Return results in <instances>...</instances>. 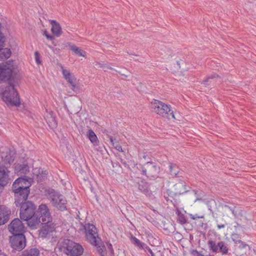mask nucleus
I'll return each mask as SVG.
<instances>
[{"label": "nucleus", "mask_w": 256, "mask_h": 256, "mask_svg": "<svg viewBox=\"0 0 256 256\" xmlns=\"http://www.w3.org/2000/svg\"><path fill=\"white\" fill-rule=\"evenodd\" d=\"M30 178H27L26 176L17 178L12 186V192L14 194V203L16 206H19L22 203L26 202L30 194Z\"/></svg>", "instance_id": "obj_1"}, {"label": "nucleus", "mask_w": 256, "mask_h": 256, "mask_svg": "<svg viewBox=\"0 0 256 256\" xmlns=\"http://www.w3.org/2000/svg\"><path fill=\"white\" fill-rule=\"evenodd\" d=\"M80 230L85 234L86 240L94 246L96 252L101 256L105 246L100 238L98 236V230L94 225L90 223L81 224Z\"/></svg>", "instance_id": "obj_2"}, {"label": "nucleus", "mask_w": 256, "mask_h": 256, "mask_svg": "<svg viewBox=\"0 0 256 256\" xmlns=\"http://www.w3.org/2000/svg\"><path fill=\"white\" fill-rule=\"evenodd\" d=\"M0 96L8 107H19L20 105L18 92L14 86L10 82L6 86H0Z\"/></svg>", "instance_id": "obj_3"}, {"label": "nucleus", "mask_w": 256, "mask_h": 256, "mask_svg": "<svg viewBox=\"0 0 256 256\" xmlns=\"http://www.w3.org/2000/svg\"><path fill=\"white\" fill-rule=\"evenodd\" d=\"M150 108L152 112L161 117L168 120L170 119V118L174 120L176 119L172 108L170 104L154 99L150 103Z\"/></svg>", "instance_id": "obj_4"}, {"label": "nucleus", "mask_w": 256, "mask_h": 256, "mask_svg": "<svg viewBox=\"0 0 256 256\" xmlns=\"http://www.w3.org/2000/svg\"><path fill=\"white\" fill-rule=\"evenodd\" d=\"M61 250L67 255L70 256H80L84 252V248L80 244L68 239L62 241Z\"/></svg>", "instance_id": "obj_5"}, {"label": "nucleus", "mask_w": 256, "mask_h": 256, "mask_svg": "<svg viewBox=\"0 0 256 256\" xmlns=\"http://www.w3.org/2000/svg\"><path fill=\"white\" fill-rule=\"evenodd\" d=\"M18 68V66L13 60H10L0 64V83L16 74Z\"/></svg>", "instance_id": "obj_6"}, {"label": "nucleus", "mask_w": 256, "mask_h": 256, "mask_svg": "<svg viewBox=\"0 0 256 256\" xmlns=\"http://www.w3.org/2000/svg\"><path fill=\"white\" fill-rule=\"evenodd\" d=\"M48 200L52 206L58 210L64 211L66 210L67 200L62 194L54 192L49 194Z\"/></svg>", "instance_id": "obj_7"}, {"label": "nucleus", "mask_w": 256, "mask_h": 256, "mask_svg": "<svg viewBox=\"0 0 256 256\" xmlns=\"http://www.w3.org/2000/svg\"><path fill=\"white\" fill-rule=\"evenodd\" d=\"M20 218L24 220H28L35 214L36 207L30 202L22 203L20 206Z\"/></svg>", "instance_id": "obj_8"}, {"label": "nucleus", "mask_w": 256, "mask_h": 256, "mask_svg": "<svg viewBox=\"0 0 256 256\" xmlns=\"http://www.w3.org/2000/svg\"><path fill=\"white\" fill-rule=\"evenodd\" d=\"M10 241L12 252L14 250L20 251L26 246V240L24 234H14L10 238Z\"/></svg>", "instance_id": "obj_9"}, {"label": "nucleus", "mask_w": 256, "mask_h": 256, "mask_svg": "<svg viewBox=\"0 0 256 256\" xmlns=\"http://www.w3.org/2000/svg\"><path fill=\"white\" fill-rule=\"evenodd\" d=\"M60 70L64 79L70 84L72 90L77 88V78L69 68L60 65Z\"/></svg>", "instance_id": "obj_10"}, {"label": "nucleus", "mask_w": 256, "mask_h": 256, "mask_svg": "<svg viewBox=\"0 0 256 256\" xmlns=\"http://www.w3.org/2000/svg\"><path fill=\"white\" fill-rule=\"evenodd\" d=\"M8 229L13 236L24 234L25 228L22 221L18 218H14L8 225Z\"/></svg>", "instance_id": "obj_11"}, {"label": "nucleus", "mask_w": 256, "mask_h": 256, "mask_svg": "<svg viewBox=\"0 0 256 256\" xmlns=\"http://www.w3.org/2000/svg\"><path fill=\"white\" fill-rule=\"evenodd\" d=\"M37 214H38V216L40 215L38 218H40V220L42 222L52 220V217L50 210L45 204H41L39 206Z\"/></svg>", "instance_id": "obj_12"}, {"label": "nucleus", "mask_w": 256, "mask_h": 256, "mask_svg": "<svg viewBox=\"0 0 256 256\" xmlns=\"http://www.w3.org/2000/svg\"><path fill=\"white\" fill-rule=\"evenodd\" d=\"M42 222L44 226L40 231V236L42 238H46L48 234L54 230L55 225L52 220Z\"/></svg>", "instance_id": "obj_13"}, {"label": "nucleus", "mask_w": 256, "mask_h": 256, "mask_svg": "<svg viewBox=\"0 0 256 256\" xmlns=\"http://www.w3.org/2000/svg\"><path fill=\"white\" fill-rule=\"evenodd\" d=\"M10 210L4 206H0V225L8 222L10 219Z\"/></svg>", "instance_id": "obj_14"}, {"label": "nucleus", "mask_w": 256, "mask_h": 256, "mask_svg": "<svg viewBox=\"0 0 256 256\" xmlns=\"http://www.w3.org/2000/svg\"><path fill=\"white\" fill-rule=\"evenodd\" d=\"M9 172L5 166H0V190L8 182Z\"/></svg>", "instance_id": "obj_15"}, {"label": "nucleus", "mask_w": 256, "mask_h": 256, "mask_svg": "<svg viewBox=\"0 0 256 256\" xmlns=\"http://www.w3.org/2000/svg\"><path fill=\"white\" fill-rule=\"evenodd\" d=\"M14 171L18 175L26 174L30 172V167L27 164L22 162L15 164Z\"/></svg>", "instance_id": "obj_16"}, {"label": "nucleus", "mask_w": 256, "mask_h": 256, "mask_svg": "<svg viewBox=\"0 0 256 256\" xmlns=\"http://www.w3.org/2000/svg\"><path fill=\"white\" fill-rule=\"evenodd\" d=\"M51 24V32L52 34L56 37L60 36L62 33V28L60 24L54 20H50Z\"/></svg>", "instance_id": "obj_17"}, {"label": "nucleus", "mask_w": 256, "mask_h": 256, "mask_svg": "<svg viewBox=\"0 0 256 256\" xmlns=\"http://www.w3.org/2000/svg\"><path fill=\"white\" fill-rule=\"evenodd\" d=\"M234 218L236 219H241L244 216L245 212L244 210L240 206H234L233 208H230Z\"/></svg>", "instance_id": "obj_18"}, {"label": "nucleus", "mask_w": 256, "mask_h": 256, "mask_svg": "<svg viewBox=\"0 0 256 256\" xmlns=\"http://www.w3.org/2000/svg\"><path fill=\"white\" fill-rule=\"evenodd\" d=\"M27 222V224L31 229H36L40 224L42 222L36 215L32 216Z\"/></svg>", "instance_id": "obj_19"}, {"label": "nucleus", "mask_w": 256, "mask_h": 256, "mask_svg": "<svg viewBox=\"0 0 256 256\" xmlns=\"http://www.w3.org/2000/svg\"><path fill=\"white\" fill-rule=\"evenodd\" d=\"M176 194H182L188 191L186 186L182 182H180L174 185Z\"/></svg>", "instance_id": "obj_20"}, {"label": "nucleus", "mask_w": 256, "mask_h": 256, "mask_svg": "<svg viewBox=\"0 0 256 256\" xmlns=\"http://www.w3.org/2000/svg\"><path fill=\"white\" fill-rule=\"evenodd\" d=\"M12 50L8 48H0V60H4L8 59L12 55Z\"/></svg>", "instance_id": "obj_21"}, {"label": "nucleus", "mask_w": 256, "mask_h": 256, "mask_svg": "<svg viewBox=\"0 0 256 256\" xmlns=\"http://www.w3.org/2000/svg\"><path fill=\"white\" fill-rule=\"evenodd\" d=\"M40 250L36 248H32L23 251L19 256H40Z\"/></svg>", "instance_id": "obj_22"}, {"label": "nucleus", "mask_w": 256, "mask_h": 256, "mask_svg": "<svg viewBox=\"0 0 256 256\" xmlns=\"http://www.w3.org/2000/svg\"><path fill=\"white\" fill-rule=\"evenodd\" d=\"M87 136L90 141V142L94 145V146H98L99 144V140L98 139L94 133V132L92 130H89L87 132Z\"/></svg>", "instance_id": "obj_23"}, {"label": "nucleus", "mask_w": 256, "mask_h": 256, "mask_svg": "<svg viewBox=\"0 0 256 256\" xmlns=\"http://www.w3.org/2000/svg\"><path fill=\"white\" fill-rule=\"evenodd\" d=\"M70 48L76 55L79 56H82L85 58L86 57V52L78 47L74 45H72L70 46Z\"/></svg>", "instance_id": "obj_24"}, {"label": "nucleus", "mask_w": 256, "mask_h": 256, "mask_svg": "<svg viewBox=\"0 0 256 256\" xmlns=\"http://www.w3.org/2000/svg\"><path fill=\"white\" fill-rule=\"evenodd\" d=\"M33 170V174L34 176H36L38 181L40 180L43 176L46 174V171L44 172L40 168H36Z\"/></svg>", "instance_id": "obj_25"}, {"label": "nucleus", "mask_w": 256, "mask_h": 256, "mask_svg": "<svg viewBox=\"0 0 256 256\" xmlns=\"http://www.w3.org/2000/svg\"><path fill=\"white\" fill-rule=\"evenodd\" d=\"M132 243L135 246L139 248H140L146 250V248H147V245L140 242L138 239L136 237H132Z\"/></svg>", "instance_id": "obj_26"}, {"label": "nucleus", "mask_w": 256, "mask_h": 256, "mask_svg": "<svg viewBox=\"0 0 256 256\" xmlns=\"http://www.w3.org/2000/svg\"><path fill=\"white\" fill-rule=\"evenodd\" d=\"M208 244L210 250H212L214 252H218V244H216L214 241L208 240Z\"/></svg>", "instance_id": "obj_27"}, {"label": "nucleus", "mask_w": 256, "mask_h": 256, "mask_svg": "<svg viewBox=\"0 0 256 256\" xmlns=\"http://www.w3.org/2000/svg\"><path fill=\"white\" fill-rule=\"evenodd\" d=\"M220 250L222 254H226L228 253V248L225 246L224 242H220L218 243Z\"/></svg>", "instance_id": "obj_28"}, {"label": "nucleus", "mask_w": 256, "mask_h": 256, "mask_svg": "<svg viewBox=\"0 0 256 256\" xmlns=\"http://www.w3.org/2000/svg\"><path fill=\"white\" fill-rule=\"evenodd\" d=\"M46 120L50 128H54L56 127L57 123L56 120L54 118L50 117V118H48L46 119Z\"/></svg>", "instance_id": "obj_29"}, {"label": "nucleus", "mask_w": 256, "mask_h": 256, "mask_svg": "<svg viewBox=\"0 0 256 256\" xmlns=\"http://www.w3.org/2000/svg\"><path fill=\"white\" fill-rule=\"evenodd\" d=\"M169 169L170 172L172 175L176 176L178 172V168L175 164H170Z\"/></svg>", "instance_id": "obj_30"}, {"label": "nucleus", "mask_w": 256, "mask_h": 256, "mask_svg": "<svg viewBox=\"0 0 256 256\" xmlns=\"http://www.w3.org/2000/svg\"><path fill=\"white\" fill-rule=\"evenodd\" d=\"M110 140L112 145L115 148L118 152H122V148L121 146L119 144L118 142L115 141L112 137L110 138Z\"/></svg>", "instance_id": "obj_31"}, {"label": "nucleus", "mask_w": 256, "mask_h": 256, "mask_svg": "<svg viewBox=\"0 0 256 256\" xmlns=\"http://www.w3.org/2000/svg\"><path fill=\"white\" fill-rule=\"evenodd\" d=\"M34 58L36 62L38 65H41L42 64V60L40 58V54L38 51H36L34 53Z\"/></svg>", "instance_id": "obj_32"}, {"label": "nucleus", "mask_w": 256, "mask_h": 256, "mask_svg": "<svg viewBox=\"0 0 256 256\" xmlns=\"http://www.w3.org/2000/svg\"><path fill=\"white\" fill-rule=\"evenodd\" d=\"M231 238L232 240L236 244H240L242 242V240H240V236L236 234H232L231 236Z\"/></svg>", "instance_id": "obj_33"}, {"label": "nucleus", "mask_w": 256, "mask_h": 256, "mask_svg": "<svg viewBox=\"0 0 256 256\" xmlns=\"http://www.w3.org/2000/svg\"><path fill=\"white\" fill-rule=\"evenodd\" d=\"M178 221L181 224H184L186 222V220L184 216L182 214H178Z\"/></svg>", "instance_id": "obj_34"}, {"label": "nucleus", "mask_w": 256, "mask_h": 256, "mask_svg": "<svg viewBox=\"0 0 256 256\" xmlns=\"http://www.w3.org/2000/svg\"><path fill=\"white\" fill-rule=\"evenodd\" d=\"M5 36L2 32H0V48H4L5 46Z\"/></svg>", "instance_id": "obj_35"}, {"label": "nucleus", "mask_w": 256, "mask_h": 256, "mask_svg": "<svg viewBox=\"0 0 256 256\" xmlns=\"http://www.w3.org/2000/svg\"><path fill=\"white\" fill-rule=\"evenodd\" d=\"M184 64V62L182 60H177L176 62V66H177L178 70L182 69V64Z\"/></svg>", "instance_id": "obj_36"}, {"label": "nucleus", "mask_w": 256, "mask_h": 256, "mask_svg": "<svg viewBox=\"0 0 256 256\" xmlns=\"http://www.w3.org/2000/svg\"><path fill=\"white\" fill-rule=\"evenodd\" d=\"M43 34L45 36L47 39L52 40L53 38V36L49 34L46 30H44L43 31Z\"/></svg>", "instance_id": "obj_37"}, {"label": "nucleus", "mask_w": 256, "mask_h": 256, "mask_svg": "<svg viewBox=\"0 0 256 256\" xmlns=\"http://www.w3.org/2000/svg\"><path fill=\"white\" fill-rule=\"evenodd\" d=\"M190 218L194 220H197L198 218H203L204 216H198L197 214H196L194 215L192 214H190Z\"/></svg>", "instance_id": "obj_38"}, {"label": "nucleus", "mask_w": 256, "mask_h": 256, "mask_svg": "<svg viewBox=\"0 0 256 256\" xmlns=\"http://www.w3.org/2000/svg\"><path fill=\"white\" fill-rule=\"evenodd\" d=\"M142 158L144 159H150V154L149 153H148L147 152H144L143 155L142 156Z\"/></svg>", "instance_id": "obj_39"}, {"label": "nucleus", "mask_w": 256, "mask_h": 256, "mask_svg": "<svg viewBox=\"0 0 256 256\" xmlns=\"http://www.w3.org/2000/svg\"><path fill=\"white\" fill-rule=\"evenodd\" d=\"M216 76H208V78H206L202 82V84H205L206 82H208L209 81V80L211 78H215Z\"/></svg>", "instance_id": "obj_40"}, {"label": "nucleus", "mask_w": 256, "mask_h": 256, "mask_svg": "<svg viewBox=\"0 0 256 256\" xmlns=\"http://www.w3.org/2000/svg\"><path fill=\"white\" fill-rule=\"evenodd\" d=\"M107 248L110 252L112 254L114 252L112 246L111 244H110V243L107 244Z\"/></svg>", "instance_id": "obj_41"}, {"label": "nucleus", "mask_w": 256, "mask_h": 256, "mask_svg": "<svg viewBox=\"0 0 256 256\" xmlns=\"http://www.w3.org/2000/svg\"><path fill=\"white\" fill-rule=\"evenodd\" d=\"M148 250V252L151 254V256H155L154 253L152 252V250L147 246V248H146V250Z\"/></svg>", "instance_id": "obj_42"}, {"label": "nucleus", "mask_w": 256, "mask_h": 256, "mask_svg": "<svg viewBox=\"0 0 256 256\" xmlns=\"http://www.w3.org/2000/svg\"><path fill=\"white\" fill-rule=\"evenodd\" d=\"M138 189L143 192H145V191L146 190V188H144L142 186H141L140 184L139 185Z\"/></svg>", "instance_id": "obj_43"}, {"label": "nucleus", "mask_w": 256, "mask_h": 256, "mask_svg": "<svg viewBox=\"0 0 256 256\" xmlns=\"http://www.w3.org/2000/svg\"><path fill=\"white\" fill-rule=\"evenodd\" d=\"M240 245L239 247L240 248H244L248 246V244L244 243L242 242H240Z\"/></svg>", "instance_id": "obj_44"}, {"label": "nucleus", "mask_w": 256, "mask_h": 256, "mask_svg": "<svg viewBox=\"0 0 256 256\" xmlns=\"http://www.w3.org/2000/svg\"><path fill=\"white\" fill-rule=\"evenodd\" d=\"M225 226H226L224 224H218L217 225V227L218 229L224 228H225Z\"/></svg>", "instance_id": "obj_45"}, {"label": "nucleus", "mask_w": 256, "mask_h": 256, "mask_svg": "<svg viewBox=\"0 0 256 256\" xmlns=\"http://www.w3.org/2000/svg\"><path fill=\"white\" fill-rule=\"evenodd\" d=\"M223 208H228L230 210V208H233V206H230L226 204H224V205Z\"/></svg>", "instance_id": "obj_46"}, {"label": "nucleus", "mask_w": 256, "mask_h": 256, "mask_svg": "<svg viewBox=\"0 0 256 256\" xmlns=\"http://www.w3.org/2000/svg\"><path fill=\"white\" fill-rule=\"evenodd\" d=\"M240 225L239 224H238V222H236V226H235L234 228H238V227H240Z\"/></svg>", "instance_id": "obj_47"}, {"label": "nucleus", "mask_w": 256, "mask_h": 256, "mask_svg": "<svg viewBox=\"0 0 256 256\" xmlns=\"http://www.w3.org/2000/svg\"><path fill=\"white\" fill-rule=\"evenodd\" d=\"M197 254H198V256H204V255L202 254L200 252H197Z\"/></svg>", "instance_id": "obj_48"}, {"label": "nucleus", "mask_w": 256, "mask_h": 256, "mask_svg": "<svg viewBox=\"0 0 256 256\" xmlns=\"http://www.w3.org/2000/svg\"><path fill=\"white\" fill-rule=\"evenodd\" d=\"M152 164V163L150 162H148L146 163V164L148 165V166L151 165Z\"/></svg>", "instance_id": "obj_49"}, {"label": "nucleus", "mask_w": 256, "mask_h": 256, "mask_svg": "<svg viewBox=\"0 0 256 256\" xmlns=\"http://www.w3.org/2000/svg\"><path fill=\"white\" fill-rule=\"evenodd\" d=\"M108 68L110 70H112V68H111V67H108Z\"/></svg>", "instance_id": "obj_50"}]
</instances>
